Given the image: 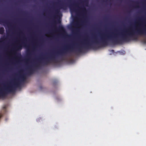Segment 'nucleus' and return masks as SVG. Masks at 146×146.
<instances>
[{
  "instance_id": "obj_1",
  "label": "nucleus",
  "mask_w": 146,
  "mask_h": 146,
  "mask_svg": "<svg viewBox=\"0 0 146 146\" xmlns=\"http://www.w3.org/2000/svg\"><path fill=\"white\" fill-rule=\"evenodd\" d=\"M71 0H69V2L68 4L66 3H62L61 4L60 6L59 7V9L56 8L55 10V15H54V16L55 17L56 14L59 13L60 12V9H66L67 6H68L70 9V12L72 13L74 12H76L77 11V10L75 8V7H78L77 5L74 3H71Z\"/></svg>"
},
{
  "instance_id": "obj_2",
  "label": "nucleus",
  "mask_w": 146,
  "mask_h": 146,
  "mask_svg": "<svg viewBox=\"0 0 146 146\" xmlns=\"http://www.w3.org/2000/svg\"><path fill=\"white\" fill-rule=\"evenodd\" d=\"M20 84L19 82H15L13 85L9 86L4 90H0V97L4 98L8 93L14 92L16 88L19 87Z\"/></svg>"
},
{
  "instance_id": "obj_3",
  "label": "nucleus",
  "mask_w": 146,
  "mask_h": 146,
  "mask_svg": "<svg viewBox=\"0 0 146 146\" xmlns=\"http://www.w3.org/2000/svg\"><path fill=\"white\" fill-rule=\"evenodd\" d=\"M23 46H26V45L24 42H23L22 44H19L18 45L15 46L12 51L14 52L16 56L15 58L17 59H19L21 55L20 53H17L16 51L19 50H21L22 49Z\"/></svg>"
},
{
  "instance_id": "obj_4",
  "label": "nucleus",
  "mask_w": 146,
  "mask_h": 146,
  "mask_svg": "<svg viewBox=\"0 0 146 146\" xmlns=\"http://www.w3.org/2000/svg\"><path fill=\"white\" fill-rule=\"evenodd\" d=\"M84 48L85 49H88L90 48L96 49V46L93 45L89 42L85 43L83 44V46H80L77 48V51L78 52H81L82 51V48Z\"/></svg>"
},
{
  "instance_id": "obj_5",
  "label": "nucleus",
  "mask_w": 146,
  "mask_h": 146,
  "mask_svg": "<svg viewBox=\"0 0 146 146\" xmlns=\"http://www.w3.org/2000/svg\"><path fill=\"white\" fill-rule=\"evenodd\" d=\"M73 50V48L72 46L68 45L65 46L63 49L57 52L56 54L57 55H63L66 54L69 50L72 51Z\"/></svg>"
},
{
  "instance_id": "obj_6",
  "label": "nucleus",
  "mask_w": 146,
  "mask_h": 146,
  "mask_svg": "<svg viewBox=\"0 0 146 146\" xmlns=\"http://www.w3.org/2000/svg\"><path fill=\"white\" fill-rule=\"evenodd\" d=\"M146 35V29H137L136 31L133 30V40H136L137 37V35Z\"/></svg>"
},
{
  "instance_id": "obj_7",
  "label": "nucleus",
  "mask_w": 146,
  "mask_h": 146,
  "mask_svg": "<svg viewBox=\"0 0 146 146\" xmlns=\"http://www.w3.org/2000/svg\"><path fill=\"white\" fill-rule=\"evenodd\" d=\"M55 56L53 54H51L49 56L43 58H42L44 60L43 63L45 64H47L50 62V60H55Z\"/></svg>"
},
{
  "instance_id": "obj_8",
  "label": "nucleus",
  "mask_w": 146,
  "mask_h": 146,
  "mask_svg": "<svg viewBox=\"0 0 146 146\" xmlns=\"http://www.w3.org/2000/svg\"><path fill=\"white\" fill-rule=\"evenodd\" d=\"M88 3L89 0H84L82 3L83 5L81 7H79L83 13L84 14L86 13L87 11L85 6H88Z\"/></svg>"
},
{
  "instance_id": "obj_9",
  "label": "nucleus",
  "mask_w": 146,
  "mask_h": 146,
  "mask_svg": "<svg viewBox=\"0 0 146 146\" xmlns=\"http://www.w3.org/2000/svg\"><path fill=\"white\" fill-rule=\"evenodd\" d=\"M3 23L6 24L8 26L10 25V23L6 21H4L3 19H0V23Z\"/></svg>"
},
{
  "instance_id": "obj_10",
  "label": "nucleus",
  "mask_w": 146,
  "mask_h": 146,
  "mask_svg": "<svg viewBox=\"0 0 146 146\" xmlns=\"http://www.w3.org/2000/svg\"><path fill=\"white\" fill-rule=\"evenodd\" d=\"M34 70L33 69L29 68V70L27 72V74L28 75H31L33 73Z\"/></svg>"
},
{
  "instance_id": "obj_11",
  "label": "nucleus",
  "mask_w": 146,
  "mask_h": 146,
  "mask_svg": "<svg viewBox=\"0 0 146 146\" xmlns=\"http://www.w3.org/2000/svg\"><path fill=\"white\" fill-rule=\"evenodd\" d=\"M5 31L3 27L0 28V34H3Z\"/></svg>"
},
{
  "instance_id": "obj_12",
  "label": "nucleus",
  "mask_w": 146,
  "mask_h": 146,
  "mask_svg": "<svg viewBox=\"0 0 146 146\" xmlns=\"http://www.w3.org/2000/svg\"><path fill=\"white\" fill-rule=\"evenodd\" d=\"M143 21H144L145 20L143 18H139L138 20V22L137 23H139L142 22Z\"/></svg>"
},
{
  "instance_id": "obj_13",
  "label": "nucleus",
  "mask_w": 146,
  "mask_h": 146,
  "mask_svg": "<svg viewBox=\"0 0 146 146\" xmlns=\"http://www.w3.org/2000/svg\"><path fill=\"white\" fill-rule=\"evenodd\" d=\"M21 78L22 79V80L24 81L26 78V76L25 75H23L21 76Z\"/></svg>"
},
{
  "instance_id": "obj_14",
  "label": "nucleus",
  "mask_w": 146,
  "mask_h": 146,
  "mask_svg": "<svg viewBox=\"0 0 146 146\" xmlns=\"http://www.w3.org/2000/svg\"><path fill=\"white\" fill-rule=\"evenodd\" d=\"M59 29L61 30H64V29L62 25H60L59 26Z\"/></svg>"
},
{
  "instance_id": "obj_15",
  "label": "nucleus",
  "mask_w": 146,
  "mask_h": 146,
  "mask_svg": "<svg viewBox=\"0 0 146 146\" xmlns=\"http://www.w3.org/2000/svg\"><path fill=\"white\" fill-rule=\"evenodd\" d=\"M78 25V23L77 22H74L73 23V25L74 26H76L77 25ZM79 25V24L78 23V25Z\"/></svg>"
},
{
  "instance_id": "obj_16",
  "label": "nucleus",
  "mask_w": 146,
  "mask_h": 146,
  "mask_svg": "<svg viewBox=\"0 0 146 146\" xmlns=\"http://www.w3.org/2000/svg\"><path fill=\"white\" fill-rule=\"evenodd\" d=\"M27 54L29 55L31 54L30 51L29 49H27Z\"/></svg>"
},
{
  "instance_id": "obj_17",
  "label": "nucleus",
  "mask_w": 146,
  "mask_h": 146,
  "mask_svg": "<svg viewBox=\"0 0 146 146\" xmlns=\"http://www.w3.org/2000/svg\"><path fill=\"white\" fill-rule=\"evenodd\" d=\"M35 66L37 67H38L40 66L39 64L38 63L35 64Z\"/></svg>"
},
{
  "instance_id": "obj_18",
  "label": "nucleus",
  "mask_w": 146,
  "mask_h": 146,
  "mask_svg": "<svg viewBox=\"0 0 146 146\" xmlns=\"http://www.w3.org/2000/svg\"><path fill=\"white\" fill-rule=\"evenodd\" d=\"M57 22L58 23H61V21L59 20H58L57 21Z\"/></svg>"
},
{
  "instance_id": "obj_19",
  "label": "nucleus",
  "mask_w": 146,
  "mask_h": 146,
  "mask_svg": "<svg viewBox=\"0 0 146 146\" xmlns=\"http://www.w3.org/2000/svg\"><path fill=\"white\" fill-rule=\"evenodd\" d=\"M2 117V115L0 114V118Z\"/></svg>"
},
{
  "instance_id": "obj_20",
  "label": "nucleus",
  "mask_w": 146,
  "mask_h": 146,
  "mask_svg": "<svg viewBox=\"0 0 146 146\" xmlns=\"http://www.w3.org/2000/svg\"><path fill=\"white\" fill-rule=\"evenodd\" d=\"M136 4H138V3H137V2H136Z\"/></svg>"
}]
</instances>
